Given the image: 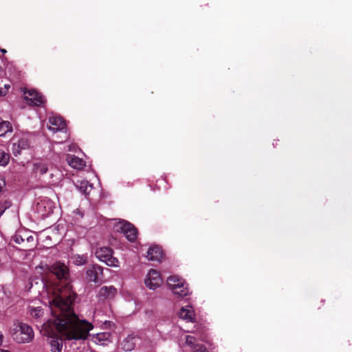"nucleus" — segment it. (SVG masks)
<instances>
[{
    "instance_id": "obj_1",
    "label": "nucleus",
    "mask_w": 352,
    "mask_h": 352,
    "mask_svg": "<svg viewBox=\"0 0 352 352\" xmlns=\"http://www.w3.org/2000/svg\"><path fill=\"white\" fill-rule=\"evenodd\" d=\"M35 286L41 287L38 294L48 300L52 318L43 323L41 332L50 338V344L52 352H61L63 340L57 333L68 340H85L89 332L93 329L91 323L86 320L80 319L75 314L72 305L76 294L72 291L68 284L56 285L45 281L43 278L35 282ZM34 285L31 282V287Z\"/></svg>"
},
{
    "instance_id": "obj_2",
    "label": "nucleus",
    "mask_w": 352,
    "mask_h": 352,
    "mask_svg": "<svg viewBox=\"0 0 352 352\" xmlns=\"http://www.w3.org/2000/svg\"><path fill=\"white\" fill-rule=\"evenodd\" d=\"M32 171L45 184L50 186H58L64 177L63 172L57 166L44 161L34 162Z\"/></svg>"
},
{
    "instance_id": "obj_3",
    "label": "nucleus",
    "mask_w": 352,
    "mask_h": 352,
    "mask_svg": "<svg viewBox=\"0 0 352 352\" xmlns=\"http://www.w3.org/2000/svg\"><path fill=\"white\" fill-rule=\"evenodd\" d=\"M12 340L18 344L30 343L34 338L32 327L23 322H15L10 330Z\"/></svg>"
},
{
    "instance_id": "obj_4",
    "label": "nucleus",
    "mask_w": 352,
    "mask_h": 352,
    "mask_svg": "<svg viewBox=\"0 0 352 352\" xmlns=\"http://www.w3.org/2000/svg\"><path fill=\"white\" fill-rule=\"evenodd\" d=\"M167 284L173 293L178 297H184L189 294L187 284L176 276H171L167 279Z\"/></svg>"
},
{
    "instance_id": "obj_5",
    "label": "nucleus",
    "mask_w": 352,
    "mask_h": 352,
    "mask_svg": "<svg viewBox=\"0 0 352 352\" xmlns=\"http://www.w3.org/2000/svg\"><path fill=\"white\" fill-rule=\"evenodd\" d=\"M96 256L107 265L110 267H118V260L113 256V250L108 247H101L95 252Z\"/></svg>"
},
{
    "instance_id": "obj_6",
    "label": "nucleus",
    "mask_w": 352,
    "mask_h": 352,
    "mask_svg": "<svg viewBox=\"0 0 352 352\" xmlns=\"http://www.w3.org/2000/svg\"><path fill=\"white\" fill-rule=\"evenodd\" d=\"M144 283L149 289L155 290L162 285V279L157 271L151 270L146 276Z\"/></svg>"
},
{
    "instance_id": "obj_7",
    "label": "nucleus",
    "mask_w": 352,
    "mask_h": 352,
    "mask_svg": "<svg viewBox=\"0 0 352 352\" xmlns=\"http://www.w3.org/2000/svg\"><path fill=\"white\" fill-rule=\"evenodd\" d=\"M23 95L25 100L30 105L41 106L45 101L43 96L34 89L25 91Z\"/></svg>"
},
{
    "instance_id": "obj_8",
    "label": "nucleus",
    "mask_w": 352,
    "mask_h": 352,
    "mask_svg": "<svg viewBox=\"0 0 352 352\" xmlns=\"http://www.w3.org/2000/svg\"><path fill=\"white\" fill-rule=\"evenodd\" d=\"M102 267L97 265L89 267L86 271L87 279L91 282L98 283L102 279Z\"/></svg>"
},
{
    "instance_id": "obj_9",
    "label": "nucleus",
    "mask_w": 352,
    "mask_h": 352,
    "mask_svg": "<svg viewBox=\"0 0 352 352\" xmlns=\"http://www.w3.org/2000/svg\"><path fill=\"white\" fill-rule=\"evenodd\" d=\"M50 271L56 275L59 280H65L68 276L69 270L67 267L60 262H57L52 265L50 267Z\"/></svg>"
},
{
    "instance_id": "obj_10",
    "label": "nucleus",
    "mask_w": 352,
    "mask_h": 352,
    "mask_svg": "<svg viewBox=\"0 0 352 352\" xmlns=\"http://www.w3.org/2000/svg\"><path fill=\"white\" fill-rule=\"evenodd\" d=\"M66 124L60 116H50L49 118L48 129L53 133L62 131L65 129Z\"/></svg>"
},
{
    "instance_id": "obj_11",
    "label": "nucleus",
    "mask_w": 352,
    "mask_h": 352,
    "mask_svg": "<svg viewBox=\"0 0 352 352\" xmlns=\"http://www.w3.org/2000/svg\"><path fill=\"white\" fill-rule=\"evenodd\" d=\"M30 146V142L26 138H22L14 142L12 146V152L14 156H17L21 153V151L26 150Z\"/></svg>"
},
{
    "instance_id": "obj_12",
    "label": "nucleus",
    "mask_w": 352,
    "mask_h": 352,
    "mask_svg": "<svg viewBox=\"0 0 352 352\" xmlns=\"http://www.w3.org/2000/svg\"><path fill=\"white\" fill-rule=\"evenodd\" d=\"M185 344L192 350V352H208L206 348L199 344L197 340L192 336L186 337Z\"/></svg>"
},
{
    "instance_id": "obj_13",
    "label": "nucleus",
    "mask_w": 352,
    "mask_h": 352,
    "mask_svg": "<svg viewBox=\"0 0 352 352\" xmlns=\"http://www.w3.org/2000/svg\"><path fill=\"white\" fill-rule=\"evenodd\" d=\"M111 333L109 332H102L94 334L92 336V341L96 344L107 345L111 342Z\"/></svg>"
},
{
    "instance_id": "obj_14",
    "label": "nucleus",
    "mask_w": 352,
    "mask_h": 352,
    "mask_svg": "<svg viewBox=\"0 0 352 352\" xmlns=\"http://www.w3.org/2000/svg\"><path fill=\"white\" fill-rule=\"evenodd\" d=\"M163 256L162 250L158 246H151L147 252V258L152 261H160Z\"/></svg>"
},
{
    "instance_id": "obj_15",
    "label": "nucleus",
    "mask_w": 352,
    "mask_h": 352,
    "mask_svg": "<svg viewBox=\"0 0 352 352\" xmlns=\"http://www.w3.org/2000/svg\"><path fill=\"white\" fill-rule=\"evenodd\" d=\"M140 338L135 336H129L122 341L121 344L122 349L126 351H132L135 348Z\"/></svg>"
},
{
    "instance_id": "obj_16",
    "label": "nucleus",
    "mask_w": 352,
    "mask_h": 352,
    "mask_svg": "<svg viewBox=\"0 0 352 352\" xmlns=\"http://www.w3.org/2000/svg\"><path fill=\"white\" fill-rule=\"evenodd\" d=\"M195 316V311L191 306L183 307L179 311V318L188 322H192Z\"/></svg>"
},
{
    "instance_id": "obj_17",
    "label": "nucleus",
    "mask_w": 352,
    "mask_h": 352,
    "mask_svg": "<svg viewBox=\"0 0 352 352\" xmlns=\"http://www.w3.org/2000/svg\"><path fill=\"white\" fill-rule=\"evenodd\" d=\"M67 161L69 165L76 169H82L85 166L84 160L74 155H68Z\"/></svg>"
},
{
    "instance_id": "obj_18",
    "label": "nucleus",
    "mask_w": 352,
    "mask_h": 352,
    "mask_svg": "<svg viewBox=\"0 0 352 352\" xmlns=\"http://www.w3.org/2000/svg\"><path fill=\"white\" fill-rule=\"evenodd\" d=\"M28 309L32 318L34 319L36 322H41V318L44 316V311L41 307L29 306Z\"/></svg>"
},
{
    "instance_id": "obj_19",
    "label": "nucleus",
    "mask_w": 352,
    "mask_h": 352,
    "mask_svg": "<svg viewBox=\"0 0 352 352\" xmlns=\"http://www.w3.org/2000/svg\"><path fill=\"white\" fill-rule=\"evenodd\" d=\"M75 186L85 195H88L92 190V185L86 180L77 181Z\"/></svg>"
},
{
    "instance_id": "obj_20",
    "label": "nucleus",
    "mask_w": 352,
    "mask_h": 352,
    "mask_svg": "<svg viewBox=\"0 0 352 352\" xmlns=\"http://www.w3.org/2000/svg\"><path fill=\"white\" fill-rule=\"evenodd\" d=\"M117 293V289L113 286H104L99 290V296L104 298H113Z\"/></svg>"
},
{
    "instance_id": "obj_21",
    "label": "nucleus",
    "mask_w": 352,
    "mask_h": 352,
    "mask_svg": "<svg viewBox=\"0 0 352 352\" xmlns=\"http://www.w3.org/2000/svg\"><path fill=\"white\" fill-rule=\"evenodd\" d=\"M124 235L130 241H134L138 235V231L133 225L129 223L126 230H124Z\"/></svg>"
},
{
    "instance_id": "obj_22",
    "label": "nucleus",
    "mask_w": 352,
    "mask_h": 352,
    "mask_svg": "<svg viewBox=\"0 0 352 352\" xmlns=\"http://www.w3.org/2000/svg\"><path fill=\"white\" fill-rule=\"evenodd\" d=\"M14 241L17 244H21L25 241L27 242H32L34 241V237L32 235L27 236L26 233L17 232L13 237Z\"/></svg>"
},
{
    "instance_id": "obj_23",
    "label": "nucleus",
    "mask_w": 352,
    "mask_h": 352,
    "mask_svg": "<svg viewBox=\"0 0 352 352\" xmlns=\"http://www.w3.org/2000/svg\"><path fill=\"white\" fill-rule=\"evenodd\" d=\"M12 131V126L10 122L4 121L0 118V136H4L7 133Z\"/></svg>"
},
{
    "instance_id": "obj_24",
    "label": "nucleus",
    "mask_w": 352,
    "mask_h": 352,
    "mask_svg": "<svg viewBox=\"0 0 352 352\" xmlns=\"http://www.w3.org/2000/svg\"><path fill=\"white\" fill-rule=\"evenodd\" d=\"M72 262L76 265H83L87 262V256L86 254H74L72 256Z\"/></svg>"
},
{
    "instance_id": "obj_25",
    "label": "nucleus",
    "mask_w": 352,
    "mask_h": 352,
    "mask_svg": "<svg viewBox=\"0 0 352 352\" xmlns=\"http://www.w3.org/2000/svg\"><path fill=\"white\" fill-rule=\"evenodd\" d=\"M129 223L124 221V220H119L118 222H116L113 226V230L116 232H122L124 233V230H126L128 224Z\"/></svg>"
},
{
    "instance_id": "obj_26",
    "label": "nucleus",
    "mask_w": 352,
    "mask_h": 352,
    "mask_svg": "<svg viewBox=\"0 0 352 352\" xmlns=\"http://www.w3.org/2000/svg\"><path fill=\"white\" fill-rule=\"evenodd\" d=\"M10 161V155L0 148V166H6Z\"/></svg>"
},
{
    "instance_id": "obj_27",
    "label": "nucleus",
    "mask_w": 352,
    "mask_h": 352,
    "mask_svg": "<svg viewBox=\"0 0 352 352\" xmlns=\"http://www.w3.org/2000/svg\"><path fill=\"white\" fill-rule=\"evenodd\" d=\"M1 206H2L3 209L2 211H1L0 212V216H1L3 214L6 209L9 208L12 206V204L10 201L6 200Z\"/></svg>"
},
{
    "instance_id": "obj_28",
    "label": "nucleus",
    "mask_w": 352,
    "mask_h": 352,
    "mask_svg": "<svg viewBox=\"0 0 352 352\" xmlns=\"http://www.w3.org/2000/svg\"><path fill=\"white\" fill-rule=\"evenodd\" d=\"M6 185V179L3 177L0 176V193L5 188Z\"/></svg>"
},
{
    "instance_id": "obj_29",
    "label": "nucleus",
    "mask_w": 352,
    "mask_h": 352,
    "mask_svg": "<svg viewBox=\"0 0 352 352\" xmlns=\"http://www.w3.org/2000/svg\"><path fill=\"white\" fill-rule=\"evenodd\" d=\"M74 212L77 214H78L80 217H82L84 214L80 209H76L74 210Z\"/></svg>"
},
{
    "instance_id": "obj_30",
    "label": "nucleus",
    "mask_w": 352,
    "mask_h": 352,
    "mask_svg": "<svg viewBox=\"0 0 352 352\" xmlns=\"http://www.w3.org/2000/svg\"><path fill=\"white\" fill-rule=\"evenodd\" d=\"M6 94V89H3V87H0V96H5Z\"/></svg>"
},
{
    "instance_id": "obj_31",
    "label": "nucleus",
    "mask_w": 352,
    "mask_h": 352,
    "mask_svg": "<svg viewBox=\"0 0 352 352\" xmlns=\"http://www.w3.org/2000/svg\"><path fill=\"white\" fill-rule=\"evenodd\" d=\"M3 336L2 333H1V331H0V345L3 342Z\"/></svg>"
},
{
    "instance_id": "obj_32",
    "label": "nucleus",
    "mask_w": 352,
    "mask_h": 352,
    "mask_svg": "<svg viewBox=\"0 0 352 352\" xmlns=\"http://www.w3.org/2000/svg\"><path fill=\"white\" fill-rule=\"evenodd\" d=\"M10 85H4V87H3V89H6V94L8 93V91L10 89Z\"/></svg>"
},
{
    "instance_id": "obj_33",
    "label": "nucleus",
    "mask_w": 352,
    "mask_h": 352,
    "mask_svg": "<svg viewBox=\"0 0 352 352\" xmlns=\"http://www.w3.org/2000/svg\"><path fill=\"white\" fill-rule=\"evenodd\" d=\"M0 352H10V351L8 350L0 349Z\"/></svg>"
},
{
    "instance_id": "obj_34",
    "label": "nucleus",
    "mask_w": 352,
    "mask_h": 352,
    "mask_svg": "<svg viewBox=\"0 0 352 352\" xmlns=\"http://www.w3.org/2000/svg\"><path fill=\"white\" fill-rule=\"evenodd\" d=\"M1 52H3V53H6V50H4V49H1Z\"/></svg>"
}]
</instances>
